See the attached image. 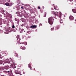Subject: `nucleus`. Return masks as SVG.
Returning <instances> with one entry per match:
<instances>
[{
  "label": "nucleus",
  "mask_w": 76,
  "mask_h": 76,
  "mask_svg": "<svg viewBox=\"0 0 76 76\" xmlns=\"http://www.w3.org/2000/svg\"><path fill=\"white\" fill-rule=\"evenodd\" d=\"M59 14H58V12H56L55 14V16L56 15V16H59V18H61V12H59Z\"/></svg>",
  "instance_id": "2"
},
{
  "label": "nucleus",
  "mask_w": 76,
  "mask_h": 76,
  "mask_svg": "<svg viewBox=\"0 0 76 76\" xmlns=\"http://www.w3.org/2000/svg\"><path fill=\"white\" fill-rule=\"evenodd\" d=\"M53 29H54V28H51V30H53Z\"/></svg>",
  "instance_id": "26"
},
{
  "label": "nucleus",
  "mask_w": 76,
  "mask_h": 76,
  "mask_svg": "<svg viewBox=\"0 0 76 76\" xmlns=\"http://www.w3.org/2000/svg\"><path fill=\"white\" fill-rule=\"evenodd\" d=\"M20 75H22V74H20Z\"/></svg>",
  "instance_id": "46"
},
{
  "label": "nucleus",
  "mask_w": 76,
  "mask_h": 76,
  "mask_svg": "<svg viewBox=\"0 0 76 76\" xmlns=\"http://www.w3.org/2000/svg\"><path fill=\"white\" fill-rule=\"evenodd\" d=\"M0 58H2V57H0Z\"/></svg>",
  "instance_id": "31"
},
{
  "label": "nucleus",
  "mask_w": 76,
  "mask_h": 76,
  "mask_svg": "<svg viewBox=\"0 0 76 76\" xmlns=\"http://www.w3.org/2000/svg\"><path fill=\"white\" fill-rule=\"evenodd\" d=\"M40 8H41V7H38V9H40Z\"/></svg>",
  "instance_id": "23"
},
{
  "label": "nucleus",
  "mask_w": 76,
  "mask_h": 76,
  "mask_svg": "<svg viewBox=\"0 0 76 76\" xmlns=\"http://www.w3.org/2000/svg\"><path fill=\"white\" fill-rule=\"evenodd\" d=\"M15 74H20L21 73V72L20 71H18V70H17L15 71Z\"/></svg>",
  "instance_id": "5"
},
{
  "label": "nucleus",
  "mask_w": 76,
  "mask_h": 76,
  "mask_svg": "<svg viewBox=\"0 0 76 76\" xmlns=\"http://www.w3.org/2000/svg\"><path fill=\"white\" fill-rule=\"evenodd\" d=\"M54 19L52 17H50L48 18V23L50 25H52L53 23V21L54 20Z\"/></svg>",
  "instance_id": "1"
},
{
  "label": "nucleus",
  "mask_w": 76,
  "mask_h": 76,
  "mask_svg": "<svg viewBox=\"0 0 76 76\" xmlns=\"http://www.w3.org/2000/svg\"><path fill=\"white\" fill-rule=\"evenodd\" d=\"M4 72H5V73H7V72L5 71H3Z\"/></svg>",
  "instance_id": "21"
},
{
  "label": "nucleus",
  "mask_w": 76,
  "mask_h": 76,
  "mask_svg": "<svg viewBox=\"0 0 76 76\" xmlns=\"http://www.w3.org/2000/svg\"><path fill=\"white\" fill-rule=\"evenodd\" d=\"M37 26L34 25V26H31V28H36Z\"/></svg>",
  "instance_id": "7"
},
{
  "label": "nucleus",
  "mask_w": 76,
  "mask_h": 76,
  "mask_svg": "<svg viewBox=\"0 0 76 76\" xmlns=\"http://www.w3.org/2000/svg\"><path fill=\"white\" fill-rule=\"evenodd\" d=\"M2 24L1 23V22L0 23V25H1Z\"/></svg>",
  "instance_id": "25"
},
{
  "label": "nucleus",
  "mask_w": 76,
  "mask_h": 76,
  "mask_svg": "<svg viewBox=\"0 0 76 76\" xmlns=\"http://www.w3.org/2000/svg\"><path fill=\"white\" fill-rule=\"evenodd\" d=\"M18 4H19L20 3V2H18Z\"/></svg>",
  "instance_id": "28"
},
{
  "label": "nucleus",
  "mask_w": 76,
  "mask_h": 76,
  "mask_svg": "<svg viewBox=\"0 0 76 76\" xmlns=\"http://www.w3.org/2000/svg\"><path fill=\"white\" fill-rule=\"evenodd\" d=\"M17 38H19V37H17Z\"/></svg>",
  "instance_id": "45"
},
{
  "label": "nucleus",
  "mask_w": 76,
  "mask_h": 76,
  "mask_svg": "<svg viewBox=\"0 0 76 76\" xmlns=\"http://www.w3.org/2000/svg\"><path fill=\"white\" fill-rule=\"evenodd\" d=\"M14 66H15V64H14Z\"/></svg>",
  "instance_id": "36"
},
{
  "label": "nucleus",
  "mask_w": 76,
  "mask_h": 76,
  "mask_svg": "<svg viewBox=\"0 0 76 76\" xmlns=\"http://www.w3.org/2000/svg\"><path fill=\"white\" fill-rule=\"evenodd\" d=\"M21 9H23V7L22 6L21 7Z\"/></svg>",
  "instance_id": "24"
},
{
  "label": "nucleus",
  "mask_w": 76,
  "mask_h": 76,
  "mask_svg": "<svg viewBox=\"0 0 76 76\" xmlns=\"http://www.w3.org/2000/svg\"><path fill=\"white\" fill-rule=\"evenodd\" d=\"M0 11H1V12H3V13H4V10H3V8H2L0 10Z\"/></svg>",
  "instance_id": "9"
},
{
  "label": "nucleus",
  "mask_w": 76,
  "mask_h": 76,
  "mask_svg": "<svg viewBox=\"0 0 76 76\" xmlns=\"http://www.w3.org/2000/svg\"><path fill=\"white\" fill-rule=\"evenodd\" d=\"M15 63V62H14L12 61V63Z\"/></svg>",
  "instance_id": "29"
},
{
  "label": "nucleus",
  "mask_w": 76,
  "mask_h": 76,
  "mask_svg": "<svg viewBox=\"0 0 76 76\" xmlns=\"http://www.w3.org/2000/svg\"><path fill=\"white\" fill-rule=\"evenodd\" d=\"M4 61L5 63H10L9 62V59H7L4 60Z\"/></svg>",
  "instance_id": "3"
},
{
  "label": "nucleus",
  "mask_w": 76,
  "mask_h": 76,
  "mask_svg": "<svg viewBox=\"0 0 76 76\" xmlns=\"http://www.w3.org/2000/svg\"><path fill=\"white\" fill-rule=\"evenodd\" d=\"M12 4H13V3H12Z\"/></svg>",
  "instance_id": "37"
},
{
  "label": "nucleus",
  "mask_w": 76,
  "mask_h": 76,
  "mask_svg": "<svg viewBox=\"0 0 76 76\" xmlns=\"http://www.w3.org/2000/svg\"><path fill=\"white\" fill-rule=\"evenodd\" d=\"M72 12L75 13H76V10L75 9H73L72 10Z\"/></svg>",
  "instance_id": "8"
},
{
  "label": "nucleus",
  "mask_w": 76,
  "mask_h": 76,
  "mask_svg": "<svg viewBox=\"0 0 76 76\" xmlns=\"http://www.w3.org/2000/svg\"><path fill=\"white\" fill-rule=\"evenodd\" d=\"M3 63V61L1 60L0 61V64H1Z\"/></svg>",
  "instance_id": "12"
},
{
  "label": "nucleus",
  "mask_w": 76,
  "mask_h": 76,
  "mask_svg": "<svg viewBox=\"0 0 76 76\" xmlns=\"http://www.w3.org/2000/svg\"><path fill=\"white\" fill-rule=\"evenodd\" d=\"M12 28H15V26L13 25L12 27Z\"/></svg>",
  "instance_id": "20"
},
{
  "label": "nucleus",
  "mask_w": 76,
  "mask_h": 76,
  "mask_svg": "<svg viewBox=\"0 0 76 76\" xmlns=\"http://www.w3.org/2000/svg\"><path fill=\"white\" fill-rule=\"evenodd\" d=\"M4 70V68L3 67H0V70Z\"/></svg>",
  "instance_id": "15"
},
{
  "label": "nucleus",
  "mask_w": 76,
  "mask_h": 76,
  "mask_svg": "<svg viewBox=\"0 0 76 76\" xmlns=\"http://www.w3.org/2000/svg\"><path fill=\"white\" fill-rule=\"evenodd\" d=\"M8 67L7 66H6V67H5V69H6V70H7V69H8Z\"/></svg>",
  "instance_id": "16"
},
{
  "label": "nucleus",
  "mask_w": 76,
  "mask_h": 76,
  "mask_svg": "<svg viewBox=\"0 0 76 76\" xmlns=\"http://www.w3.org/2000/svg\"><path fill=\"white\" fill-rule=\"evenodd\" d=\"M12 68H13V69H15V68H16V66H13Z\"/></svg>",
  "instance_id": "19"
},
{
  "label": "nucleus",
  "mask_w": 76,
  "mask_h": 76,
  "mask_svg": "<svg viewBox=\"0 0 76 76\" xmlns=\"http://www.w3.org/2000/svg\"><path fill=\"white\" fill-rule=\"evenodd\" d=\"M69 18L70 20H73V19H74V18L72 16H69Z\"/></svg>",
  "instance_id": "6"
},
{
  "label": "nucleus",
  "mask_w": 76,
  "mask_h": 76,
  "mask_svg": "<svg viewBox=\"0 0 76 76\" xmlns=\"http://www.w3.org/2000/svg\"><path fill=\"white\" fill-rule=\"evenodd\" d=\"M57 29H58V28H57Z\"/></svg>",
  "instance_id": "38"
},
{
  "label": "nucleus",
  "mask_w": 76,
  "mask_h": 76,
  "mask_svg": "<svg viewBox=\"0 0 76 76\" xmlns=\"http://www.w3.org/2000/svg\"><path fill=\"white\" fill-rule=\"evenodd\" d=\"M22 44H25V45H27V42H26V43L23 42L22 43Z\"/></svg>",
  "instance_id": "13"
},
{
  "label": "nucleus",
  "mask_w": 76,
  "mask_h": 76,
  "mask_svg": "<svg viewBox=\"0 0 76 76\" xmlns=\"http://www.w3.org/2000/svg\"><path fill=\"white\" fill-rule=\"evenodd\" d=\"M75 20V21H76V20Z\"/></svg>",
  "instance_id": "48"
},
{
  "label": "nucleus",
  "mask_w": 76,
  "mask_h": 76,
  "mask_svg": "<svg viewBox=\"0 0 76 76\" xmlns=\"http://www.w3.org/2000/svg\"><path fill=\"white\" fill-rule=\"evenodd\" d=\"M8 73H9V72H10L9 71H8Z\"/></svg>",
  "instance_id": "33"
},
{
  "label": "nucleus",
  "mask_w": 76,
  "mask_h": 76,
  "mask_svg": "<svg viewBox=\"0 0 76 76\" xmlns=\"http://www.w3.org/2000/svg\"><path fill=\"white\" fill-rule=\"evenodd\" d=\"M17 40H18V42H20V39H17Z\"/></svg>",
  "instance_id": "17"
},
{
  "label": "nucleus",
  "mask_w": 76,
  "mask_h": 76,
  "mask_svg": "<svg viewBox=\"0 0 76 76\" xmlns=\"http://www.w3.org/2000/svg\"><path fill=\"white\" fill-rule=\"evenodd\" d=\"M18 57H19L18 56Z\"/></svg>",
  "instance_id": "47"
},
{
  "label": "nucleus",
  "mask_w": 76,
  "mask_h": 76,
  "mask_svg": "<svg viewBox=\"0 0 76 76\" xmlns=\"http://www.w3.org/2000/svg\"><path fill=\"white\" fill-rule=\"evenodd\" d=\"M23 73V74H25V73Z\"/></svg>",
  "instance_id": "42"
},
{
  "label": "nucleus",
  "mask_w": 76,
  "mask_h": 76,
  "mask_svg": "<svg viewBox=\"0 0 76 76\" xmlns=\"http://www.w3.org/2000/svg\"><path fill=\"white\" fill-rule=\"evenodd\" d=\"M3 65H4V64H3Z\"/></svg>",
  "instance_id": "40"
},
{
  "label": "nucleus",
  "mask_w": 76,
  "mask_h": 76,
  "mask_svg": "<svg viewBox=\"0 0 76 76\" xmlns=\"http://www.w3.org/2000/svg\"><path fill=\"white\" fill-rule=\"evenodd\" d=\"M1 76H4L3 75H1Z\"/></svg>",
  "instance_id": "34"
},
{
  "label": "nucleus",
  "mask_w": 76,
  "mask_h": 76,
  "mask_svg": "<svg viewBox=\"0 0 76 76\" xmlns=\"http://www.w3.org/2000/svg\"><path fill=\"white\" fill-rule=\"evenodd\" d=\"M60 23H63V22L62 21V19H61V20L60 21Z\"/></svg>",
  "instance_id": "14"
},
{
  "label": "nucleus",
  "mask_w": 76,
  "mask_h": 76,
  "mask_svg": "<svg viewBox=\"0 0 76 76\" xmlns=\"http://www.w3.org/2000/svg\"><path fill=\"white\" fill-rule=\"evenodd\" d=\"M22 4L23 5V4Z\"/></svg>",
  "instance_id": "43"
},
{
  "label": "nucleus",
  "mask_w": 76,
  "mask_h": 76,
  "mask_svg": "<svg viewBox=\"0 0 76 76\" xmlns=\"http://www.w3.org/2000/svg\"><path fill=\"white\" fill-rule=\"evenodd\" d=\"M41 25H42V24H41Z\"/></svg>",
  "instance_id": "44"
},
{
  "label": "nucleus",
  "mask_w": 76,
  "mask_h": 76,
  "mask_svg": "<svg viewBox=\"0 0 76 76\" xmlns=\"http://www.w3.org/2000/svg\"><path fill=\"white\" fill-rule=\"evenodd\" d=\"M45 16H46V15L45 16Z\"/></svg>",
  "instance_id": "41"
},
{
  "label": "nucleus",
  "mask_w": 76,
  "mask_h": 76,
  "mask_svg": "<svg viewBox=\"0 0 76 76\" xmlns=\"http://www.w3.org/2000/svg\"><path fill=\"white\" fill-rule=\"evenodd\" d=\"M0 16L1 17V16H2L1 15H0Z\"/></svg>",
  "instance_id": "32"
},
{
  "label": "nucleus",
  "mask_w": 76,
  "mask_h": 76,
  "mask_svg": "<svg viewBox=\"0 0 76 76\" xmlns=\"http://www.w3.org/2000/svg\"><path fill=\"white\" fill-rule=\"evenodd\" d=\"M54 9H55V8H54Z\"/></svg>",
  "instance_id": "49"
},
{
  "label": "nucleus",
  "mask_w": 76,
  "mask_h": 76,
  "mask_svg": "<svg viewBox=\"0 0 76 76\" xmlns=\"http://www.w3.org/2000/svg\"><path fill=\"white\" fill-rule=\"evenodd\" d=\"M21 48L22 49V50H25V47H23V45L21 46Z\"/></svg>",
  "instance_id": "10"
},
{
  "label": "nucleus",
  "mask_w": 76,
  "mask_h": 76,
  "mask_svg": "<svg viewBox=\"0 0 76 76\" xmlns=\"http://www.w3.org/2000/svg\"><path fill=\"white\" fill-rule=\"evenodd\" d=\"M15 74H20L21 73V72L20 71H18V70H17L15 71Z\"/></svg>",
  "instance_id": "4"
},
{
  "label": "nucleus",
  "mask_w": 76,
  "mask_h": 76,
  "mask_svg": "<svg viewBox=\"0 0 76 76\" xmlns=\"http://www.w3.org/2000/svg\"><path fill=\"white\" fill-rule=\"evenodd\" d=\"M14 9H15V8H13Z\"/></svg>",
  "instance_id": "39"
},
{
  "label": "nucleus",
  "mask_w": 76,
  "mask_h": 76,
  "mask_svg": "<svg viewBox=\"0 0 76 76\" xmlns=\"http://www.w3.org/2000/svg\"><path fill=\"white\" fill-rule=\"evenodd\" d=\"M70 1H73V0H70Z\"/></svg>",
  "instance_id": "27"
},
{
  "label": "nucleus",
  "mask_w": 76,
  "mask_h": 76,
  "mask_svg": "<svg viewBox=\"0 0 76 76\" xmlns=\"http://www.w3.org/2000/svg\"><path fill=\"white\" fill-rule=\"evenodd\" d=\"M30 64H29L28 65V67H30V69H31V66H30Z\"/></svg>",
  "instance_id": "18"
},
{
  "label": "nucleus",
  "mask_w": 76,
  "mask_h": 76,
  "mask_svg": "<svg viewBox=\"0 0 76 76\" xmlns=\"http://www.w3.org/2000/svg\"><path fill=\"white\" fill-rule=\"evenodd\" d=\"M4 33H5V34H6V32H4Z\"/></svg>",
  "instance_id": "35"
},
{
  "label": "nucleus",
  "mask_w": 76,
  "mask_h": 76,
  "mask_svg": "<svg viewBox=\"0 0 76 76\" xmlns=\"http://www.w3.org/2000/svg\"><path fill=\"white\" fill-rule=\"evenodd\" d=\"M53 14H55L56 13V12H53Z\"/></svg>",
  "instance_id": "22"
},
{
  "label": "nucleus",
  "mask_w": 76,
  "mask_h": 76,
  "mask_svg": "<svg viewBox=\"0 0 76 76\" xmlns=\"http://www.w3.org/2000/svg\"><path fill=\"white\" fill-rule=\"evenodd\" d=\"M5 5H6V6H10V5H9V3H5Z\"/></svg>",
  "instance_id": "11"
},
{
  "label": "nucleus",
  "mask_w": 76,
  "mask_h": 76,
  "mask_svg": "<svg viewBox=\"0 0 76 76\" xmlns=\"http://www.w3.org/2000/svg\"><path fill=\"white\" fill-rule=\"evenodd\" d=\"M18 8V10H19V8Z\"/></svg>",
  "instance_id": "30"
}]
</instances>
